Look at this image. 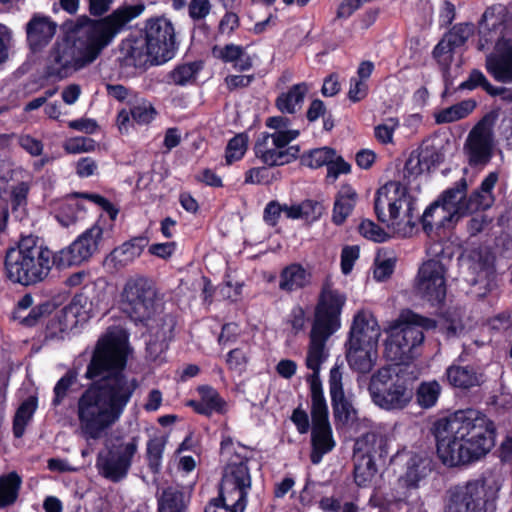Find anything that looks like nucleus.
Segmentation results:
<instances>
[{
  "label": "nucleus",
  "mask_w": 512,
  "mask_h": 512,
  "mask_svg": "<svg viewBox=\"0 0 512 512\" xmlns=\"http://www.w3.org/2000/svg\"><path fill=\"white\" fill-rule=\"evenodd\" d=\"M329 393L335 419L345 425L352 423L357 418V411L345 397L342 373L337 366L330 370Z\"/></svg>",
  "instance_id": "obj_21"
},
{
  "label": "nucleus",
  "mask_w": 512,
  "mask_h": 512,
  "mask_svg": "<svg viewBox=\"0 0 512 512\" xmlns=\"http://www.w3.org/2000/svg\"><path fill=\"white\" fill-rule=\"evenodd\" d=\"M137 449L138 442L133 438L129 442L120 444L115 450L109 451L106 456L99 455L97 466L101 474L112 481L125 477Z\"/></svg>",
  "instance_id": "obj_19"
},
{
  "label": "nucleus",
  "mask_w": 512,
  "mask_h": 512,
  "mask_svg": "<svg viewBox=\"0 0 512 512\" xmlns=\"http://www.w3.org/2000/svg\"><path fill=\"white\" fill-rule=\"evenodd\" d=\"M308 90L309 87L306 83L293 85L287 92H284L277 97V108L283 113H295L301 108Z\"/></svg>",
  "instance_id": "obj_31"
},
{
  "label": "nucleus",
  "mask_w": 512,
  "mask_h": 512,
  "mask_svg": "<svg viewBox=\"0 0 512 512\" xmlns=\"http://www.w3.org/2000/svg\"><path fill=\"white\" fill-rule=\"evenodd\" d=\"M323 212L322 206L312 200H307L300 203V214L301 219L307 222H313L317 220Z\"/></svg>",
  "instance_id": "obj_56"
},
{
  "label": "nucleus",
  "mask_w": 512,
  "mask_h": 512,
  "mask_svg": "<svg viewBox=\"0 0 512 512\" xmlns=\"http://www.w3.org/2000/svg\"><path fill=\"white\" fill-rule=\"evenodd\" d=\"M333 331L324 330L312 326L310 332V343L306 356V367L312 370V374L308 376L307 380L310 385L311 397H313V385H318L320 393H323L322 384L319 378V371L321 365L328 358V350L326 348V341L333 334Z\"/></svg>",
  "instance_id": "obj_20"
},
{
  "label": "nucleus",
  "mask_w": 512,
  "mask_h": 512,
  "mask_svg": "<svg viewBox=\"0 0 512 512\" xmlns=\"http://www.w3.org/2000/svg\"><path fill=\"white\" fill-rule=\"evenodd\" d=\"M510 21L507 8L502 4L488 7L479 23V50L495 43L493 52L486 56L485 68L495 81L512 83V39L506 36Z\"/></svg>",
  "instance_id": "obj_5"
},
{
  "label": "nucleus",
  "mask_w": 512,
  "mask_h": 512,
  "mask_svg": "<svg viewBox=\"0 0 512 512\" xmlns=\"http://www.w3.org/2000/svg\"><path fill=\"white\" fill-rule=\"evenodd\" d=\"M311 273L298 263H292L282 269L279 276V289L292 293L310 285Z\"/></svg>",
  "instance_id": "obj_27"
},
{
  "label": "nucleus",
  "mask_w": 512,
  "mask_h": 512,
  "mask_svg": "<svg viewBox=\"0 0 512 512\" xmlns=\"http://www.w3.org/2000/svg\"><path fill=\"white\" fill-rule=\"evenodd\" d=\"M128 351V337L121 328L108 329L98 340L86 377L93 379L105 372L115 373L88 388L78 399L79 431L86 440L101 438L120 419L138 387L135 378L118 372L126 365Z\"/></svg>",
  "instance_id": "obj_1"
},
{
  "label": "nucleus",
  "mask_w": 512,
  "mask_h": 512,
  "mask_svg": "<svg viewBox=\"0 0 512 512\" xmlns=\"http://www.w3.org/2000/svg\"><path fill=\"white\" fill-rule=\"evenodd\" d=\"M449 383L457 388L469 389L484 381L483 373L471 366L452 365L446 371Z\"/></svg>",
  "instance_id": "obj_29"
},
{
  "label": "nucleus",
  "mask_w": 512,
  "mask_h": 512,
  "mask_svg": "<svg viewBox=\"0 0 512 512\" xmlns=\"http://www.w3.org/2000/svg\"><path fill=\"white\" fill-rule=\"evenodd\" d=\"M96 143L93 139L87 137H73L65 141L63 148L67 153L79 154L93 151Z\"/></svg>",
  "instance_id": "obj_51"
},
{
  "label": "nucleus",
  "mask_w": 512,
  "mask_h": 512,
  "mask_svg": "<svg viewBox=\"0 0 512 512\" xmlns=\"http://www.w3.org/2000/svg\"><path fill=\"white\" fill-rule=\"evenodd\" d=\"M251 477L246 462L231 461L224 469L220 485V499H213L205 512H243Z\"/></svg>",
  "instance_id": "obj_12"
},
{
  "label": "nucleus",
  "mask_w": 512,
  "mask_h": 512,
  "mask_svg": "<svg viewBox=\"0 0 512 512\" xmlns=\"http://www.w3.org/2000/svg\"><path fill=\"white\" fill-rule=\"evenodd\" d=\"M399 127L396 118H388L374 128V137L381 144H392L395 130Z\"/></svg>",
  "instance_id": "obj_47"
},
{
  "label": "nucleus",
  "mask_w": 512,
  "mask_h": 512,
  "mask_svg": "<svg viewBox=\"0 0 512 512\" xmlns=\"http://www.w3.org/2000/svg\"><path fill=\"white\" fill-rule=\"evenodd\" d=\"M478 86H481L491 96H496L499 92V90L496 89V86L492 85L487 80L486 76L479 70H473L468 79L460 84L459 88L473 90Z\"/></svg>",
  "instance_id": "obj_45"
},
{
  "label": "nucleus",
  "mask_w": 512,
  "mask_h": 512,
  "mask_svg": "<svg viewBox=\"0 0 512 512\" xmlns=\"http://www.w3.org/2000/svg\"><path fill=\"white\" fill-rule=\"evenodd\" d=\"M359 258V248L357 246H347L343 248L341 253V270L347 275L354 266L355 261Z\"/></svg>",
  "instance_id": "obj_57"
},
{
  "label": "nucleus",
  "mask_w": 512,
  "mask_h": 512,
  "mask_svg": "<svg viewBox=\"0 0 512 512\" xmlns=\"http://www.w3.org/2000/svg\"><path fill=\"white\" fill-rule=\"evenodd\" d=\"M354 477L359 486H366L376 474L375 460L369 457H354Z\"/></svg>",
  "instance_id": "obj_39"
},
{
  "label": "nucleus",
  "mask_w": 512,
  "mask_h": 512,
  "mask_svg": "<svg viewBox=\"0 0 512 512\" xmlns=\"http://www.w3.org/2000/svg\"><path fill=\"white\" fill-rule=\"evenodd\" d=\"M248 136L240 133L234 136L227 144L225 159L228 164L242 159L248 148Z\"/></svg>",
  "instance_id": "obj_42"
},
{
  "label": "nucleus",
  "mask_w": 512,
  "mask_h": 512,
  "mask_svg": "<svg viewBox=\"0 0 512 512\" xmlns=\"http://www.w3.org/2000/svg\"><path fill=\"white\" fill-rule=\"evenodd\" d=\"M500 486L495 480H476L457 487L446 512H494Z\"/></svg>",
  "instance_id": "obj_14"
},
{
  "label": "nucleus",
  "mask_w": 512,
  "mask_h": 512,
  "mask_svg": "<svg viewBox=\"0 0 512 512\" xmlns=\"http://www.w3.org/2000/svg\"><path fill=\"white\" fill-rule=\"evenodd\" d=\"M477 103L473 99L463 100L455 105L444 108L435 113L437 124H446L459 121L470 115L476 108Z\"/></svg>",
  "instance_id": "obj_34"
},
{
  "label": "nucleus",
  "mask_w": 512,
  "mask_h": 512,
  "mask_svg": "<svg viewBox=\"0 0 512 512\" xmlns=\"http://www.w3.org/2000/svg\"><path fill=\"white\" fill-rule=\"evenodd\" d=\"M121 50L135 66L164 64L175 55L174 26L164 17L149 19L143 33L123 41Z\"/></svg>",
  "instance_id": "obj_6"
},
{
  "label": "nucleus",
  "mask_w": 512,
  "mask_h": 512,
  "mask_svg": "<svg viewBox=\"0 0 512 512\" xmlns=\"http://www.w3.org/2000/svg\"><path fill=\"white\" fill-rule=\"evenodd\" d=\"M431 460L426 453H409L406 460V471L400 481L408 488H417L420 481L431 472Z\"/></svg>",
  "instance_id": "obj_25"
},
{
  "label": "nucleus",
  "mask_w": 512,
  "mask_h": 512,
  "mask_svg": "<svg viewBox=\"0 0 512 512\" xmlns=\"http://www.w3.org/2000/svg\"><path fill=\"white\" fill-rule=\"evenodd\" d=\"M488 326L497 332L512 333V311L501 312L488 320Z\"/></svg>",
  "instance_id": "obj_53"
},
{
  "label": "nucleus",
  "mask_w": 512,
  "mask_h": 512,
  "mask_svg": "<svg viewBox=\"0 0 512 512\" xmlns=\"http://www.w3.org/2000/svg\"><path fill=\"white\" fill-rule=\"evenodd\" d=\"M74 381V376L69 373L65 374L62 378L59 379L54 387V398L52 400V404L54 406H58L62 403Z\"/></svg>",
  "instance_id": "obj_54"
},
{
  "label": "nucleus",
  "mask_w": 512,
  "mask_h": 512,
  "mask_svg": "<svg viewBox=\"0 0 512 512\" xmlns=\"http://www.w3.org/2000/svg\"><path fill=\"white\" fill-rule=\"evenodd\" d=\"M165 444L166 439L164 436H155L147 443V456L150 467L153 470H157L160 465Z\"/></svg>",
  "instance_id": "obj_48"
},
{
  "label": "nucleus",
  "mask_w": 512,
  "mask_h": 512,
  "mask_svg": "<svg viewBox=\"0 0 512 512\" xmlns=\"http://www.w3.org/2000/svg\"><path fill=\"white\" fill-rule=\"evenodd\" d=\"M421 223L423 230L427 234H430L434 229L449 227L455 224L440 205V201L437 200L425 209Z\"/></svg>",
  "instance_id": "obj_33"
},
{
  "label": "nucleus",
  "mask_w": 512,
  "mask_h": 512,
  "mask_svg": "<svg viewBox=\"0 0 512 512\" xmlns=\"http://www.w3.org/2000/svg\"><path fill=\"white\" fill-rule=\"evenodd\" d=\"M85 207L79 195L61 200L54 209L55 218L63 227L74 225L82 216Z\"/></svg>",
  "instance_id": "obj_30"
},
{
  "label": "nucleus",
  "mask_w": 512,
  "mask_h": 512,
  "mask_svg": "<svg viewBox=\"0 0 512 512\" xmlns=\"http://www.w3.org/2000/svg\"><path fill=\"white\" fill-rule=\"evenodd\" d=\"M184 494L177 488L163 490L158 500V512H184Z\"/></svg>",
  "instance_id": "obj_37"
},
{
  "label": "nucleus",
  "mask_w": 512,
  "mask_h": 512,
  "mask_svg": "<svg viewBox=\"0 0 512 512\" xmlns=\"http://www.w3.org/2000/svg\"><path fill=\"white\" fill-rule=\"evenodd\" d=\"M311 416L313 446L311 461L313 464H319L323 455L334 448L335 441L328 419V405L324 393H320L319 387L315 383L313 385V397H311Z\"/></svg>",
  "instance_id": "obj_15"
},
{
  "label": "nucleus",
  "mask_w": 512,
  "mask_h": 512,
  "mask_svg": "<svg viewBox=\"0 0 512 512\" xmlns=\"http://www.w3.org/2000/svg\"><path fill=\"white\" fill-rule=\"evenodd\" d=\"M443 159L439 150L429 142H424L418 151L411 153L406 161L405 168L411 174H422L430 171Z\"/></svg>",
  "instance_id": "obj_24"
},
{
  "label": "nucleus",
  "mask_w": 512,
  "mask_h": 512,
  "mask_svg": "<svg viewBox=\"0 0 512 512\" xmlns=\"http://www.w3.org/2000/svg\"><path fill=\"white\" fill-rule=\"evenodd\" d=\"M272 132L261 133L254 144L255 157L268 167L282 166L297 158L299 149L289 146L300 132L291 127V121L284 116H273L266 120Z\"/></svg>",
  "instance_id": "obj_9"
},
{
  "label": "nucleus",
  "mask_w": 512,
  "mask_h": 512,
  "mask_svg": "<svg viewBox=\"0 0 512 512\" xmlns=\"http://www.w3.org/2000/svg\"><path fill=\"white\" fill-rule=\"evenodd\" d=\"M473 34V25L461 23L455 25L446 35V39L454 48L462 46Z\"/></svg>",
  "instance_id": "obj_49"
},
{
  "label": "nucleus",
  "mask_w": 512,
  "mask_h": 512,
  "mask_svg": "<svg viewBox=\"0 0 512 512\" xmlns=\"http://www.w3.org/2000/svg\"><path fill=\"white\" fill-rule=\"evenodd\" d=\"M201 400L206 404V407L212 412H222L225 402L220 397L219 393L209 386H201L198 389Z\"/></svg>",
  "instance_id": "obj_50"
},
{
  "label": "nucleus",
  "mask_w": 512,
  "mask_h": 512,
  "mask_svg": "<svg viewBox=\"0 0 512 512\" xmlns=\"http://www.w3.org/2000/svg\"><path fill=\"white\" fill-rule=\"evenodd\" d=\"M144 9L142 4L130 5L119 7L100 20L81 19L74 40L62 39L50 49L45 66L47 75L64 79L92 64L115 36Z\"/></svg>",
  "instance_id": "obj_2"
},
{
  "label": "nucleus",
  "mask_w": 512,
  "mask_h": 512,
  "mask_svg": "<svg viewBox=\"0 0 512 512\" xmlns=\"http://www.w3.org/2000/svg\"><path fill=\"white\" fill-rule=\"evenodd\" d=\"M335 158V151L329 147L317 148L303 157L305 165L311 168H319L328 165Z\"/></svg>",
  "instance_id": "obj_44"
},
{
  "label": "nucleus",
  "mask_w": 512,
  "mask_h": 512,
  "mask_svg": "<svg viewBox=\"0 0 512 512\" xmlns=\"http://www.w3.org/2000/svg\"><path fill=\"white\" fill-rule=\"evenodd\" d=\"M21 483V477L16 472H10L0 477V508L15 503Z\"/></svg>",
  "instance_id": "obj_35"
},
{
  "label": "nucleus",
  "mask_w": 512,
  "mask_h": 512,
  "mask_svg": "<svg viewBox=\"0 0 512 512\" xmlns=\"http://www.w3.org/2000/svg\"><path fill=\"white\" fill-rule=\"evenodd\" d=\"M387 454L385 439L374 431L360 436L354 445V457H369L373 460L383 458Z\"/></svg>",
  "instance_id": "obj_28"
},
{
  "label": "nucleus",
  "mask_w": 512,
  "mask_h": 512,
  "mask_svg": "<svg viewBox=\"0 0 512 512\" xmlns=\"http://www.w3.org/2000/svg\"><path fill=\"white\" fill-rule=\"evenodd\" d=\"M176 250L175 242L155 243L151 244L148 248L150 254L155 255L162 259L170 258Z\"/></svg>",
  "instance_id": "obj_64"
},
{
  "label": "nucleus",
  "mask_w": 512,
  "mask_h": 512,
  "mask_svg": "<svg viewBox=\"0 0 512 512\" xmlns=\"http://www.w3.org/2000/svg\"><path fill=\"white\" fill-rule=\"evenodd\" d=\"M368 391L372 402L385 411L402 410L413 398L407 367L392 364L372 374Z\"/></svg>",
  "instance_id": "obj_8"
},
{
  "label": "nucleus",
  "mask_w": 512,
  "mask_h": 512,
  "mask_svg": "<svg viewBox=\"0 0 512 512\" xmlns=\"http://www.w3.org/2000/svg\"><path fill=\"white\" fill-rule=\"evenodd\" d=\"M359 232L365 238L375 242H384L388 238L387 233L371 220H363L359 225Z\"/></svg>",
  "instance_id": "obj_52"
},
{
  "label": "nucleus",
  "mask_w": 512,
  "mask_h": 512,
  "mask_svg": "<svg viewBox=\"0 0 512 512\" xmlns=\"http://www.w3.org/2000/svg\"><path fill=\"white\" fill-rule=\"evenodd\" d=\"M102 239L103 229L95 224L53 256L48 248L39 244L37 237H22L17 247L6 253V276L24 286L39 283L48 276L53 263L64 268L87 261L98 250Z\"/></svg>",
  "instance_id": "obj_3"
},
{
  "label": "nucleus",
  "mask_w": 512,
  "mask_h": 512,
  "mask_svg": "<svg viewBox=\"0 0 512 512\" xmlns=\"http://www.w3.org/2000/svg\"><path fill=\"white\" fill-rule=\"evenodd\" d=\"M357 200L356 191L350 186H342L335 199L332 220L341 225L351 214Z\"/></svg>",
  "instance_id": "obj_32"
},
{
  "label": "nucleus",
  "mask_w": 512,
  "mask_h": 512,
  "mask_svg": "<svg viewBox=\"0 0 512 512\" xmlns=\"http://www.w3.org/2000/svg\"><path fill=\"white\" fill-rule=\"evenodd\" d=\"M447 267L440 259H429L418 269L417 293L431 303H440L446 296Z\"/></svg>",
  "instance_id": "obj_17"
},
{
  "label": "nucleus",
  "mask_w": 512,
  "mask_h": 512,
  "mask_svg": "<svg viewBox=\"0 0 512 512\" xmlns=\"http://www.w3.org/2000/svg\"><path fill=\"white\" fill-rule=\"evenodd\" d=\"M19 145L32 156H39L43 151V144L30 135H22L19 137Z\"/></svg>",
  "instance_id": "obj_62"
},
{
  "label": "nucleus",
  "mask_w": 512,
  "mask_h": 512,
  "mask_svg": "<svg viewBox=\"0 0 512 512\" xmlns=\"http://www.w3.org/2000/svg\"><path fill=\"white\" fill-rule=\"evenodd\" d=\"M37 408V400L34 397H29L18 408L13 422V432L17 438H20L25 431V427L31 420Z\"/></svg>",
  "instance_id": "obj_38"
},
{
  "label": "nucleus",
  "mask_w": 512,
  "mask_h": 512,
  "mask_svg": "<svg viewBox=\"0 0 512 512\" xmlns=\"http://www.w3.org/2000/svg\"><path fill=\"white\" fill-rule=\"evenodd\" d=\"M395 268V259L394 258H377L375 261L374 268V278L377 281H385L388 279Z\"/></svg>",
  "instance_id": "obj_55"
},
{
  "label": "nucleus",
  "mask_w": 512,
  "mask_h": 512,
  "mask_svg": "<svg viewBox=\"0 0 512 512\" xmlns=\"http://www.w3.org/2000/svg\"><path fill=\"white\" fill-rule=\"evenodd\" d=\"M56 32V23L47 16L35 15L26 25L27 41L33 51L46 46Z\"/></svg>",
  "instance_id": "obj_23"
},
{
  "label": "nucleus",
  "mask_w": 512,
  "mask_h": 512,
  "mask_svg": "<svg viewBox=\"0 0 512 512\" xmlns=\"http://www.w3.org/2000/svg\"><path fill=\"white\" fill-rule=\"evenodd\" d=\"M441 386L437 381L423 382L417 390V401L421 407L434 406L440 396Z\"/></svg>",
  "instance_id": "obj_40"
},
{
  "label": "nucleus",
  "mask_w": 512,
  "mask_h": 512,
  "mask_svg": "<svg viewBox=\"0 0 512 512\" xmlns=\"http://www.w3.org/2000/svg\"><path fill=\"white\" fill-rule=\"evenodd\" d=\"M345 302V295L327 279L319 295L313 326L335 332L340 327V314Z\"/></svg>",
  "instance_id": "obj_18"
},
{
  "label": "nucleus",
  "mask_w": 512,
  "mask_h": 512,
  "mask_svg": "<svg viewBox=\"0 0 512 512\" xmlns=\"http://www.w3.org/2000/svg\"><path fill=\"white\" fill-rule=\"evenodd\" d=\"M120 308L134 321L151 319L159 309L153 282L140 275L129 278L120 294Z\"/></svg>",
  "instance_id": "obj_13"
},
{
  "label": "nucleus",
  "mask_w": 512,
  "mask_h": 512,
  "mask_svg": "<svg viewBox=\"0 0 512 512\" xmlns=\"http://www.w3.org/2000/svg\"><path fill=\"white\" fill-rule=\"evenodd\" d=\"M139 256V249L132 243H124L121 246L115 248L111 255V261L116 265L125 266L132 262L136 257Z\"/></svg>",
  "instance_id": "obj_46"
},
{
  "label": "nucleus",
  "mask_w": 512,
  "mask_h": 512,
  "mask_svg": "<svg viewBox=\"0 0 512 512\" xmlns=\"http://www.w3.org/2000/svg\"><path fill=\"white\" fill-rule=\"evenodd\" d=\"M498 173L490 172L478 190L466 198L467 183L461 179L454 187L444 191L437 201L455 223L467 214L486 210L494 203L493 189L498 182Z\"/></svg>",
  "instance_id": "obj_10"
},
{
  "label": "nucleus",
  "mask_w": 512,
  "mask_h": 512,
  "mask_svg": "<svg viewBox=\"0 0 512 512\" xmlns=\"http://www.w3.org/2000/svg\"><path fill=\"white\" fill-rule=\"evenodd\" d=\"M434 434L438 457L450 467L479 460L495 444L493 423L473 409L459 410L439 419L435 423Z\"/></svg>",
  "instance_id": "obj_4"
},
{
  "label": "nucleus",
  "mask_w": 512,
  "mask_h": 512,
  "mask_svg": "<svg viewBox=\"0 0 512 512\" xmlns=\"http://www.w3.org/2000/svg\"><path fill=\"white\" fill-rule=\"evenodd\" d=\"M374 208L377 218L399 237L411 236L415 225V199L396 181L378 189Z\"/></svg>",
  "instance_id": "obj_7"
},
{
  "label": "nucleus",
  "mask_w": 512,
  "mask_h": 512,
  "mask_svg": "<svg viewBox=\"0 0 512 512\" xmlns=\"http://www.w3.org/2000/svg\"><path fill=\"white\" fill-rule=\"evenodd\" d=\"M201 69L202 64L200 62L178 65L168 74V83L178 86L193 84Z\"/></svg>",
  "instance_id": "obj_36"
},
{
  "label": "nucleus",
  "mask_w": 512,
  "mask_h": 512,
  "mask_svg": "<svg viewBox=\"0 0 512 512\" xmlns=\"http://www.w3.org/2000/svg\"><path fill=\"white\" fill-rule=\"evenodd\" d=\"M269 182V171L266 167H254L246 171V184H264Z\"/></svg>",
  "instance_id": "obj_60"
},
{
  "label": "nucleus",
  "mask_w": 512,
  "mask_h": 512,
  "mask_svg": "<svg viewBox=\"0 0 512 512\" xmlns=\"http://www.w3.org/2000/svg\"><path fill=\"white\" fill-rule=\"evenodd\" d=\"M495 149L493 124L485 117L469 132L463 145V152L471 167L483 169L491 161Z\"/></svg>",
  "instance_id": "obj_16"
},
{
  "label": "nucleus",
  "mask_w": 512,
  "mask_h": 512,
  "mask_svg": "<svg viewBox=\"0 0 512 512\" xmlns=\"http://www.w3.org/2000/svg\"><path fill=\"white\" fill-rule=\"evenodd\" d=\"M468 269L472 276L467 278V281L471 285L481 284L484 288H487L493 274L492 267L487 263L471 261Z\"/></svg>",
  "instance_id": "obj_43"
},
{
  "label": "nucleus",
  "mask_w": 512,
  "mask_h": 512,
  "mask_svg": "<svg viewBox=\"0 0 512 512\" xmlns=\"http://www.w3.org/2000/svg\"><path fill=\"white\" fill-rule=\"evenodd\" d=\"M351 369L368 373L377 359V346L349 342L346 354Z\"/></svg>",
  "instance_id": "obj_26"
},
{
  "label": "nucleus",
  "mask_w": 512,
  "mask_h": 512,
  "mask_svg": "<svg viewBox=\"0 0 512 512\" xmlns=\"http://www.w3.org/2000/svg\"><path fill=\"white\" fill-rule=\"evenodd\" d=\"M368 92V85L366 82L357 78H352L350 81V88L348 91V98L353 102H358L366 97Z\"/></svg>",
  "instance_id": "obj_61"
},
{
  "label": "nucleus",
  "mask_w": 512,
  "mask_h": 512,
  "mask_svg": "<svg viewBox=\"0 0 512 512\" xmlns=\"http://www.w3.org/2000/svg\"><path fill=\"white\" fill-rule=\"evenodd\" d=\"M350 172V165L341 157L335 158L327 165V178L335 181L339 175Z\"/></svg>",
  "instance_id": "obj_58"
},
{
  "label": "nucleus",
  "mask_w": 512,
  "mask_h": 512,
  "mask_svg": "<svg viewBox=\"0 0 512 512\" xmlns=\"http://www.w3.org/2000/svg\"><path fill=\"white\" fill-rule=\"evenodd\" d=\"M130 114L136 123L146 125L154 120L156 110L149 101L139 98L132 104Z\"/></svg>",
  "instance_id": "obj_41"
},
{
  "label": "nucleus",
  "mask_w": 512,
  "mask_h": 512,
  "mask_svg": "<svg viewBox=\"0 0 512 512\" xmlns=\"http://www.w3.org/2000/svg\"><path fill=\"white\" fill-rule=\"evenodd\" d=\"M435 322L411 313L404 316L391 327L390 335L385 343V357L404 365L414 357V350L424 340L423 329L434 328Z\"/></svg>",
  "instance_id": "obj_11"
},
{
  "label": "nucleus",
  "mask_w": 512,
  "mask_h": 512,
  "mask_svg": "<svg viewBox=\"0 0 512 512\" xmlns=\"http://www.w3.org/2000/svg\"><path fill=\"white\" fill-rule=\"evenodd\" d=\"M380 335V326L373 315L366 312L355 315L349 342L377 346Z\"/></svg>",
  "instance_id": "obj_22"
},
{
  "label": "nucleus",
  "mask_w": 512,
  "mask_h": 512,
  "mask_svg": "<svg viewBox=\"0 0 512 512\" xmlns=\"http://www.w3.org/2000/svg\"><path fill=\"white\" fill-rule=\"evenodd\" d=\"M241 49L242 47L234 44H229L224 47H214L213 55L224 62L233 63Z\"/></svg>",
  "instance_id": "obj_59"
},
{
  "label": "nucleus",
  "mask_w": 512,
  "mask_h": 512,
  "mask_svg": "<svg viewBox=\"0 0 512 512\" xmlns=\"http://www.w3.org/2000/svg\"><path fill=\"white\" fill-rule=\"evenodd\" d=\"M211 10L210 0H192L189 5V14L193 19L205 18Z\"/></svg>",
  "instance_id": "obj_63"
}]
</instances>
